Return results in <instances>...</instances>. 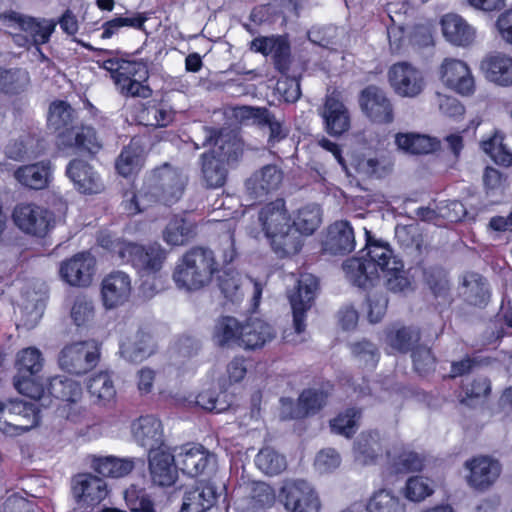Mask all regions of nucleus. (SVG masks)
<instances>
[{"label": "nucleus", "instance_id": "obj_1", "mask_svg": "<svg viewBox=\"0 0 512 512\" xmlns=\"http://www.w3.org/2000/svg\"><path fill=\"white\" fill-rule=\"evenodd\" d=\"M259 228L252 227L248 233L268 241L271 249L279 257L297 254L303 245V239L293 229L292 217L282 198L264 204L258 211Z\"/></svg>", "mask_w": 512, "mask_h": 512}, {"label": "nucleus", "instance_id": "obj_2", "mask_svg": "<svg viewBox=\"0 0 512 512\" xmlns=\"http://www.w3.org/2000/svg\"><path fill=\"white\" fill-rule=\"evenodd\" d=\"M186 181L182 171L165 165L155 170L137 192L124 194V210L129 215H136L158 202L171 205L181 198Z\"/></svg>", "mask_w": 512, "mask_h": 512}, {"label": "nucleus", "instance_id": "obj_3", "mask_svg": "<svg viewBox=\"0 0 512 512\" xmlns=\"http://www.w3.org/2000/svg\"><path fill=\"white\" fill-rule=\"evenodd\" d=\"M217 271L211 250L197 247L187 251L176 263L172 279L180 290L192 292L207 286Z\"/></svg>", "mask_w": 512, "mask_h": 512}, {"label": "nucleus", "instance_id": "obj_4", "mask_svg": "<svg viewBox=\"0 0 512 512\" xmlns=\"http://www.w3.org/2000/svg\"><path fill=\"white\" fill-rule=\"evenodd\" d=\"M72 114L73 110L66 102H54L50 106L48 123L55 131H59V146L95 153L100 148V143L94 129L70 126Z\"/></svg>", "mask_w": 512, "mask_h": 512}, {"label": "nucleus", "instance_id": "obj_5", "mask_svg": "<svg viewBox=\"0 0 512 512\" xmlns=\"http://www.w3.org/2000/svg\"><path fill=\"white\" fill-rule=\"evenodd\" d=\"M102 66L111 74V78L123 95L142 98L150 96L151 90L144 84L148 79V69L144 63L108 59Z\"/></svg>", "mask_w": 512, "mask_h": 512}, {"label": "nucleus", "instance_id": "obj_6", "mask_svg": "<svg viewBox=\"0 0 512 512\" xmlns=\"http://www.w3.org/2000/svg\"><path fill=\"white\" fill-rule=\"evenodd\" d=\"M43 365V355L36 347H27L17 353L15 366L18 373L14 378V386L20 394L32 399L44 396L43 383L37 376Z\"/></svg>", "mask_w": 512, "mask_h": 512}, {"label": "nucleus", "instance_id": "obj_7", "mask_svg": "<svg viewBox=\"0 0 512 512\" xmlns=\"http://www.w3.org/2000/svg\"><path fill=\"white\" fill-rule=\"evenodd\" d=\"M112 251L122 262L131 263L137 269L146 273H156L166 259V251L158 243L146 247L126 241L112 243Z\"/></svg>", "mask_w": 512, "mask_h": 512}, {"label": "nucleus", "instance_id": "obj_8", "mask_svg": "<svg viewBox=\"0 0 512 512\" xmlns=\"http://www.w3.org/2000/svg\"><path fill=\"white\" fill-rule=\"evenodd\" d=\"M100 359V345L95 340L76 341L65 345L58 356L59 367L74 375L91 371Z\"/></svg>", "mask_w": 512, "mask_h": 512}, {"label": "nucleus", "instance_id": "obj_9", "mask_svg": "<svg viewBox=\"0 0 512 512\" xmlns=\"http://www.w3.org/2000/svg\"><path fill=\"white\" fill-rule=\"evenodd\" d=\"M10 21L14 29L19 31L13 34L14 42L20 47L36 46L40 56L44 59L45 56L40 52L38 46L50 40L57 22L52 19L33 18L18 14L11 16Z\"/></svg>", "mask_w": 512, "mask_h": 512}, {"label": "nucleus", "instance_id": "obj_10", "mask_svg": "<svg viewBox=\"0 0 512 512\" xmlns=\"http://www.w3.org/2000/svg\"><path fill=\"white\" fill-rule=\"evenodd\" d=\"M205 142L203 146H217L213 150L202 155V175L207 186L218 188L224 185L227 175L225 161L228 159V152L224 151V138L222 133L212 128H203Z\"/></svg>", "mask_w": 512, "mask_h": 512}, {"label": "nucleus", "instance_id": "obj_11", "mask_svg": "<svg viewBox=\"0 0 512 512\" xmlns=\"http://www.w3.org/2000/svg\"><path fill=\"white\" fill-rule=\"evenodd\" d=\"M278 498L286 512H319L321 508L315 488L304 480L285 481Z\"/></svg>", "mask_w": 512, "mask_h": 512}, {"label": "nucleus", "instance_id": "obj_12", "mask_svg": "<svg viewBox=\"0 0 512 512\" xmlns=\"http://www.w3.org/2000/svg\"><path fill=\"white\" fill-rule=\"evenodd\" d=\"M15 225L25 234L44 237L53 227L54 216L43 206L20 203L13 210Z\"/></svg>", "mask_w": 512, "mask_h": 512}, {"label": "nucleus", "instance_id": "obj_13", "mask_svg": "<svg viewBox=\"0 0 512 512\" xmlns=\"http://www.w3.org/2000/svg\"><path fill=\"white\" fill-rule=\"evenodd\" d=\"M388 81L395 94L403 98H415L425 88L423 73L408 62L393 64L388 70Z\"/></svg>", "mask_w": 512, "mask_h": 512}, {"label": "nucleus", "instance_id": "obj_14", "mask_svg": "<svg viewBox=\"0 0 512 512\" xmlns=\"http://www.w3.org/2000/svg\"><path fill=\"white\" fill-rule=\"evenodd\" d=\"M317 288V278L312 274L305 273L300 275L297 287L289 294L294 329L297 334H301L305 330V314L312 306Z\"/></svg>", "mask_w": 512, "mask_h": 512}, {"label": "nucleus", "instance_id": "obj_15", "mask_svg": "<svg viewBox=\"0 0 512 512\" xmlns=\"http://www.w3.org/2000/svg\"><path fill=\"white\" fill-rule=\"evenodd\" d=\"M48 392L66 402L61 410L62 415L74 422L80 419L84 410L78 405L82 398V387L78 381L63 376L53 377L49 382Z\"/></svg>", "mask_w": 512, "mask_h": 512}, {"label": "nucleus", "instance_id": "obj_16", "mask_svg": "<svg viewBox=\"0 0 512 512\" xmlns=\"http://www.w3.org/2000/svg\"><path fill=\"white\" fill-rule=\"evenodd\" d=\"M174 457L178 469L191 477L212 469L216 463L214 454L199 444L181 446L175 451Z\"/></svg>", "mask_w": 512, "mask_h": 512}, {"label": "nucleus", "instance_id": "obj_17", "mask_svg": "<svg viewBox=\"0 0 512 512\" xmlns=\"http://www.w3.org/2000/svg\"><path fill=\"white\" fill-rule=\"evenodd\" d=\"M442 83L461 95H470L475 90V81L466 62L456 58H445L439 68Z\"/></svg>", "mask_w": 512, "mask_h": 512}, {"label": "nucleus", "instance_id": "obj_18", "mask_svg": "<svg viewBox=\"0 0 512 512\" xmlns=\"http://www.w3.org/2000/svg\"><path fill=\"white\" fill-rule=\"evenodd\" d=\"M320 115L325 131L331 136H341L350 129L351 116L338 91L334 90L326 96Z\"/></svg>", "mask_w": 512, "mask_h": 512}, {"label": "nucleus", "instance_id": "obj_19", "mask_svg": "<svg viewBox=\"0 0 512 512\" xmlns=\"http://www.w3.org/2000/svg\"><path fill=\"white\" fill-rule=\"evenodd\" d=\"M282 181L283 171L277 165H264L246 179V194L252 200H262L277 191Z\"/></svg>", "mask_w": 512, "mask_h": 512}, {"label": "nucleus", "instance_id": "obj_20", "mask_svg": "<svg viewBox=\"0 0 512 512\" xmlns=\"http://www.w3.org/2000/svg\"><path fill=\"white\" fill-rule=\"evenodd\" d=\"M71 491L80 506H94L108 495L106 482L91 473H81L72 478Z\"/></svg>", "mask_w": 512, "mask_h": 512}, {"label": "nucleus", "instance_id": "obj_21", "mask_svg": "<svg viewBox=\"0 0 512 512\" xmlns=\"http://www.w3.org/2000/svg\"><path fill=\"white\" fill-rule=\"evenodd\" d=\"M131 277L123 271H113L101 282V299L105 309H114L125 304L132 293Z\"/></svg>", "mask_w": 512, "mask_h": 512}, {"label": "nucleus", "instance_id": "obj_22", "mask_svg": "<svg viewBox=\"0 0 512 512\" xmlns=\"http://www.w3.org/2000/svg\"><path fill=\"white\" fill-rule=\"evenodd\" d=\"M467 483L477 490H485L493 485L501 473L500 463L488 456H478L465 462Z\"/></svg>", "mask_w": 512, "mask_h": 512}, {"label": "nucleus", "instance_id": "obj_23", "mask_svg": "<svg viewBox=\"0 0 512 512\" xmlns=\"http://www.w3.org/2000/svg\"><path fill=\"white\" fill-rule=\"evenodd\" d=\"M134 441L149 453L164 448V434L161 421L153 415L140 416L131 423Z\"/></svg>", "mask_w": 512, "mask_h": 512}, {"label": "nucleus", "instance_id": "obj_24", "mask_svg": "<svg viewBox=\"0 0 512 512\" xmlns=\"http://www.w3.org/2000/svg\"><path fill=\"white\" fill-rule=\"evenodd\" d=\"M362 112L377 123H390L393 120V108L386 93L377 86H368L362 90L359 98Z\"/></svg>", "mask_w": 512, "mask_h": 512}, {"label": "nucleus", "instance_id": "obj_25", "mask_svg": "<svg viewBox=\"0 0 512 512\" xmlns=\"http://www.w3.org/2000/svg\"><path fill=\"white\" fill-rule=\"evenodd\" d=\"M95 259L90 253L81 252L64 261L60 266L61 278L71 286L86 287L92 282Z\"/></svg>", "mask_w": 512, "mask_h": 512}, {"label": "nucleus", "instance_id": "obj_26", "mask_svg": "<svg viewBox=\"0 0 512 512\" xmlns=\"http://www.w3.org/2000/svg\"><path fill=\"white\" fill-rule=\"evenodd\" d=\"M442 34L451 45L461 48L471 47L476 43L477 30L463 17L446 14L441 19Z\"/></svg>", "mask_w": 512, "mask_h": 512}, {"label": "nucleus", "instance_id": "obj_27", "mask_svg": "<svg viewBox=\"0 0 512 512\" xmlns=\"http://www.w3.org/2000/svg\"><path fill=\"white\" fill-rule=\"evenodd\" d=\"M223 486H217L212 481L200 482L193 490L185 493L182 511L205 512L212 508L222 495Z\"/></svg>", "mask_w": 512, "mask_h": 512}, {"label": "nucleus", "instance_id": "obj_28", "mask_svg": "<svg viewBox=\"0 0 512 512\" xmlns=\"http://www.w3.org/2000/svg\"><path fill=\"white\" fill-rule=\"evenodd\" d=\"M246 285L252 286V306L257 308L262 295V286L259 282L243 279L238 272L232 270L223 272L219 277V288L224 297L231 303H238L242 300L243 287Z\"/></svg>", "mask_w": 512, "mask_h": 512}, {"label": "nucleus", "instance_id": "obj_29", "mask_svg": "<svg viewBox=\"0 0 512 512\" xmlns=\"http://www.w3.org/2000/svg\"><path fill=\"white\" fill-rule=\"evenodd\" d=\"M175 457L166 447L149 453V470L153 483L159 486L172 485L177 477Z\"/></svg>", "mask_w": 512, "mask_h": 512}, {"label": "nucleus", "instance_id": "obj_30", "mask_svg": "<svg viewBox=\"0 0 512 512\" xmlns=\"http://www.w3.org/2000/svg\"><path fill=\"white\" fill-rule=\"evenodd\" d=\"M485 78L499 86L512 84V57L501 52L487 55L480 63Z\"/></svg>", "mask_w": 512, "mask_h": 512}, {"label": "nucleus", "instance_id": "obj_31", "mask_svg": "<svg viewBox=\"0 0 512 512\" xmlns=\"http://www.w3.org/2000/svg\"><path fill=\"white\" fill-rule=\"evenodd\" d=\"M346 279L360 288H369L378 281L380 274L377 266L372 265L365 257H352L344 261L342 265Z\"/></svg>", "mask_w": 512, "mask_h": 512}, {"label": "nucleus", "instance_id": "obj_32", "mask_svg": "<svg viewBox=\"0 0 512 512\" xmlns=\"http://www.w3.org/2000/svg\"><path fill=\"white\" fill-rule=\"evenodd\" d=\"M355 234L348 221L340 220L331 224L324 241V249L331 254H346L354 250Z\"/></svg>", "mask_w": 512, "mask_h": 512}, {"label": "nucleus", "instance_id": "obj_33", "mask_svg": "<svg viewBox=\"0 0 512 512\" xmlns=\"http://www.w3.org/2000/svg\"><path fill=\"white\" fill-rule=\"evenodd\" d=\"M366 237V256L368 262L377 266V273L380 271L386 272L389 268H400V260L395 257L390 245L387 242L376 239L371 235V232L365 229Z\"/></svg>", "mask_w": 512, "mask_h": 512}, {"label": "nucleus", "instance_id": "obj_34", "mask_svg": "<svg viewBox=\"0 0 512 512\" xmlns=\"http://www.w3.org/2000/svg\"><path fill=\"white\" fill-rule=\"evenodd\" d=\"M67 176L76 189L84 194H96L103 190L104 185L93 168L83 161H71L66 170Z\"/></svg>", "mask_w": 512, "mask_h": 512}, {"label": "nucleus", "instance_id": "obj_35", "mask_svg": "<svg viewBox=\"0 0 512 512\" xmlns=\"http://www.w3.org/2000/svg\"><path fill=\"white\" fill-rule=\"evenodd\" d=\"M327 393L322 390L308 389L302 392L296 409L291 410L292 401L281 399V415L283 418H300L319 410L326 402Z\"/></svg>", "mask_w": 512, "mask_h": 512}, {"label": "nucleus", "instance_id": "obj_36", "mask_svg": "<svg viewBox=\"0 0 512 512\" xmlns=\"http://www.w3.org/2000/svg\"><path fill=\"white\" fill-rule=\"evenodd\" d=\"M275 335V330L270 324L259 318H250L242 324L240 347L251 350L262 348L272 341Z\"/></svg>", "mask_w": 512, "mask_h": 512}, {"label": "nucleus", "instance_id": "obj_37", "mask_svg": "<svg viewBox=\"0 0 512 512\" xmlns=\"http://www.w3.org/2000/svg\"><path fill=\"white\" fill-rule=\"evenodd\" d=\"M383 454V439L378 432H363L357 438L354 445V458L358 463L363 465L375 463L383 457Z\"/></svg>", "mask_w": 512, "mask_h": 512}, {"label": "nucleus", "instance_id": "obj_38", "mask_svg": "<svg viewBox=\"0 0 512 512\" xmlns=\"http://www.w3.org/2000/svg\"><path fill=\"white\" fill-rule=\"evenodd\" d=\"M154 344L150 335L136 331L120 343V354L129 362H141L153 354Z\"/></svg>", "mask_w": 512, "mask_h": 512}, {"label": "nucleus", "instance_id": "obj_39", "mask_svg": "<svg viewBox=\"0 0 512 512\" xmlns=\"http://www.w3.org/2000/svg\"><path fill=\"white\" fill-rule=\"evenodd\" d=\"M14 177L25 187L36 190L43 189L51 181L52 167L47 161L24 165L14 172Z\"/></svg>", "mask_w": 512, "mask_h": 512}, {"label": "nucleus", "instance_id": "obj_40", "mask_svg": "<svg viewBox=\"0 0 512 512\" xmlns=\"http://www.w3.org/2000/svg\"><path fill=\"white\" fill-rule=\"evenodd\" d=\"M395 144L400 151L411 155L429 154L440 148L437 138L418 133H397Z\"/></svg>", "mask_w": 512, "mask_h": 512}, {"label": "nucleus", "instance_id": "obj_41", "mask_svg": "<svg viewBox=\"0 0 512 512\" xmlns=\"http://www.w3.org/2000/svg\"><path fill=\"white\" fill-rule=\"evenodd\" d=\"M13 423L9 426L14 429V435H21L39 424V414L35 404L21 400H10Z\"/></svg>", "mask_w": 512, "mask_h": 512}, {"label": "nucleus", "instance_id": "obj_42", "mask_svg": "<svg viewBox=\"0 0 512 512\" xmlns=\"http://www.w3.org/2000/svg\"><path fill=\"white\" fill-rule=\"evenodd\" d=\"M242 324L234 317L225 316L218 319L212 332V341L219 347H240Z\"/></svg>", "mask_w": 512, "mask_h": 512}, {"label": "nucleus", "instance_id": "obj_43", "mask_svg": "<svg viewBox=\"0 0 512 512\" xmlns=\"http://www.w3.org/2000/svg\"><path fill=\"white\" fill-rule=\"evenodd\" d=\"M87 390L94 402L106 406L116 398V388L110 373L101 371L93 374L87 383Z\"/></svg>", "mask_w": 512, "mask_h": 512}, {"label": "nucleus", "instance_id": "obj_44", "mask_svg": "<svg viewBox=\"0 0 512 512\" xmlns=\"http://www.w3.org/2000/svg\"><path fill=\"white\" fill-rule=\"evenodd\" d=\"M195 229V223L189 217L175 216L163 231V239L169 245H184L193 238Z\"/></svg>", "mask_w": 512, "mask_h": 512}, {"label": "nucleus", "instance_id": "obj_45", "mask_svg": "<svg viewBox=\"0 0 512 512\" xmlns=\"http://www.w3.org/2000/svg\"><path fill=\"white\" fill-rule=\"evenodd\" d=\"M92 467L103 476L119 478L128 475L134 469L135 462L128 457L101 456L93 459Z\"/></svg>", "mask_w": 512, "mask_h": 512}, {"label": "nucleus", "instance_id": "obj_46", "mask_svg": "<svg viewBox=\"0 0 512 512\" xmlns=\"http://www.w3.org/2000/svg\"><path fill=\"white\" fill-rule=\"evenodd\" d=\"M321 223V211L317 205H306L296 211L292 218L294 231L302 238L313 234Z\"/></svg>", "mask_w": 512, "mask_h": 512}, {"label": "nucleus", "instance_id": "obj_47", "mask_svg": "<svg viewBox=\"0 0 512 512\" xmlns=\"http://www.w3.org/2000/svg\"><path fill=\"white\" fill-rule=\"evenodd\" d=\"M462 295L472 305L485 304L489 298V291L484 278L477 273L466 274L462 282Z\"/></svg>", "mask_w": 512, "mask_h": 512}, {"label": "nucleus", "instance_id": "obj_48", "mask_svg": "<svg viewBox=\"0 0 512 512\" xmlns=\"http://www.w3.org/2000/svg\"><path fill=\"white\" fill-rule=\"evenodd\" d=\"M366 511L406 512V506L391 490L379 489L370 496Z\"/></svg>", "mask_w": 512, "mask_h": 512}, {"label": "nucleus", "instance_id": "obj_49", "mask_svg": "<svg viewBox=\"0 0 512 512\" xmlns=\"http://www.w3.org/2000/svg\"><path fill=\"white\" fill-rule=\"evenodd\" d=\"M143 154L142 149L137 142H131L125 147L116 161V169L123 177H128L142 166Z\"/></svg>", "mask_w": 512, "mask_h": 512}, {"label": "nucleus", "instance_id": "obj_50", "mask_svg": "<svg viewBox=\"0 0 512 512\" xmlns=\"http://www.w3.org/2000/svg\"><path fill=\"white\" fill-rule=\"evenodd\" d=\"M141 120L147 126L165 127L174 119V111L167 103H152L141 112Z\"/></svg>", "mask_w": 512, "mask_h": 512}, {"label": "nucleus", "instance_id": "obj_51", "mask_svg": "<svg viewBox=\"0 0 512 512\" xmlns=\"http://www.w3.org/2000/svg\"><path fill=\"white\" fill-rule=\"evenodd\" d=\"M95 316L93 300L87 295H77L71 305L70 317L77 327H87Z\"/></svg>", "mask_w": 512, "mask_h": 512}, {"label": "nucleus", "instance_id": "obj_52", "mask_svg": "<svg viewBox=\"0 0 512 512\" xmlns=\"http://www.w3.org/2000/svg\"><path fill=\"white\" fill-rule=\"evenodd\" d=\"M256 466L267 475H277L286 469V459L270 447L261 449L255 458Z\"/></svg>", "mask_w": 512, "mask_h": 512}, {"label": "nucleus", "instance_id": "obj_53", "mask_svg": "<svg viewBox=\"0 0 512 512\" xmlns=\"http://www.w3.org/2000/svg\"><path fill=\"white\" fill-rule=\"evenodd\" d=\"M482 149L491 159L499 165L508 167L512 165V152L503 143V137L495 133L492 137L482 141Z\"/></svg>", "mask_w": 512, "mask_h": 512}, {"label": "nucleus", "instance_id": "obj_54", "mask_svg": "<svg viewBox=\"0 0 512 512\" xmlns=\"http://www.w3.org/2000/svg\"><path fill=\"white\" fill-rule=\"evenodd\" d=\"M434 492L433 482L422 476L410 477L403 488L404 497L411 502H421Z\"/></svg>", "mask_w": 512, "mask_h": 512}, {"label": "nucleus", "instance_id": "obj_55", "mask_svg": "<svg viewBox=\"0 0 512 512\" xmlns=\"http://www.w3.org/2000/svg\"><path fill=\"white\" fill-rule=\"evenodd\" d=\"M419 341V332L413 328L392 329L387 334V342L396 351L406 352Z\"/></svg>", "mask_w": 512, "mask_h": 512}, {"label": "nucleus", "instance_id": "obj_56", "mask_svg": "<svg viewBox=\"0 0 512 512\" xmlns=\"http://www.w3.org/2000/svg\"><path fill=\"white\" fill-rule=\"evenodd\" d=\"M124 498L127 506L130 508L131 511L157 512L154 509L153 502L143 489H138L135 486H131L125 491Z\"/></svg>", "mask_w": 512, "mask_h": 512}, {"label": "nucleus", "instance_id": "obj_57", "mask_svg": "<svg viewBox=\"0 0 512 512\" xmlns=\"http://www.w3.org/2000/svg\"><path fill=\"white\" fill-rule=\"evenodd\" d=\"M395 237L404 248L421 250L423 237L417 225H398L395 229Z\"/></svg>", "mask_w": 512, "mask_h": 512}, {"label": "nucleus", "instance_id": "obj_58", "mask_svg": "<svg viewBox=\"0 0 512 512\" xmlns=\"http://www.w3.org/2000/svg\"><path fill=\"white\" fill-rule=\"evenodd\" d=\"M360 412L355 409H348L344 413L339 414L331 423L333 432L345 437H350L355 433Z\"/></svg>", "mask_w": 512, "mask_h": 512}, {"label": "nucleus", "instance_id": "obj_59", "mask_svg": "<svg viewBox=\"0 0 512 512\" xmlns=\"http://www.w3.org/2000/svg\"><path fill=\"white\" fill-rule=\"evenodd\" d=\"M226 397L224 393L218 394L212 390L202 391L196 397V404L204 410L222 413L230 407Z\"/></svg>", "mask_w": 512, "mask_h": 512}, {"label": "nucleus", "instance_id": "obj_60", "mask_svg": "<svg viewBox=\"0 0 512 512\" xmlns=\"http://www.w3.org/2000/svg\"><path fill=\"white\" fill-rule=\"evenodd\" d=\"M341 464L339 453L332 449L326 448L319 451L314 460L315 470L319 474H329L335 471Z\"/></svg>", "mask_w": 512, "mask_h": 512}, {"label": "nucleus", "instance_id": "obj_61", "mask_svg": "<svg viewBox=\"0 0 512 512\" xmlns=\"http://www.w3.org/2000/svg\"><path fill=\"white\" fill-rule=\"evenodd\" d=\"M385 273L386 284L389 290L393 292H405L411 288V281L404 270L403 262L400 260V268H389Z\"/></svg>", "mask_w": 512, "mask_h": 512}, {"label": "nucleus", "instance_id": "obj_62", "mask_svg": "<svg viewBox=\"0 0 512 512\" xmlns=\"http://www.w3.org/2000/svg\"><path fill=\"white\" fill-rule=\"evenodd\" d=\"M353 353L367 367H374L379 358L376 347L367 341L356 343Z\"/></svg>", "mask_w": 512, "mask_h": 512}, {"label": "nucleus", "instance_id": "obj_63", "mask_svg": "<svg viewBox=\"0 0 512 512\" xmlns=\"http://www.w3.org/2000/svg\"><path fill=\"white\" fill-rule=\"evenodd\" d=\"M353 353L367 367H374L379 358L376 347L367 341L356 343Z\"/></svg>", "mask_w": 512, "mask_h": 512}, {"label": "nucleus", "instance_id": "obj_64", "mask_svg": "<svg viewBox=\"0 0 512 512\" xmlns=\"http://www.w3.org/2000/svg\"><path fill=\"white\" fill-rule=\"evenodd\" d=\"M252 501L255 506H271L275 500L273 489L266 483L257 482L252 487Z\"/></svg>", "mask_w": 512, "mask_h": 512}]
</instances>
